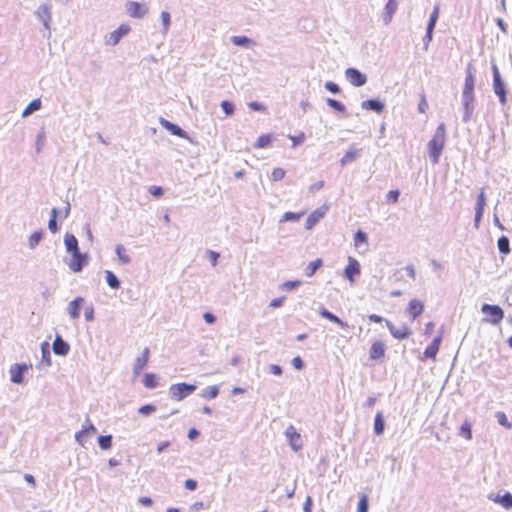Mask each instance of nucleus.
I'll use <instances>...</instances> for the list:
<instances>
[{
	"instance_id": "1",
	"label": "nucleus",
	"mask_w": 512,
	"mask_h": 512,
	"mask_svg": "<svg viewBox=\"0 0 512 512\" xmlns=\"http://www.w3.org/2000/svg\"><path fill=\"white\" fill-rule=\"evenodd\" d=\"M446 142V126L444 123H440L435 130L434 135L428 142V154L432 164H438L442 151L445 147Z\"/></svg>"
},
{
	"instance_id": "2",
	"label": "nucleus",
	"mask_w": 512,
	"mask_h": 512,
	"mask_svg": "<svg viewBox=\"0 0 512 512\" xmlns=\"http://www.w3.org/2000/svg\"><path fill=\"white\" fill-rule=\"evenodd\" d=\"M491 69L493 75V91L498 97L500 104L504 106L507 103V85L502 79L498 66L495 63H492Z\"/></svg>"
},
{
	"instance_id": "3",
	"label": "nucleus",
	"mask_w": 512,
	"mask_h": 512,
	"mask_svg": "<svg viewBox=\"0 0 512 512\" xmlns=\"http://www.w3.org/2000/svg\"><path fill=\"white\" fill-rule=\"evenodd\" d=\"M196 389L197 386L195 384H189L186 382L173 384L169 388V396L173 400L182 401L186 397L193 394Z\"/></svg>"
},
{
	"instance_id": "4",
	"label": "nucleus",
	"mask_w": 512,
	"mask_h": 512,
	"mask_svg": "<svg viewBox=\"0 0 512 512\" xmlns=\"http://www.w3.org/2000/svg\"><path fill=\"white\" fill-rule=\"evenodd\" d=\"M481 312L487 316L483 321L492 325H498L504 318V311L498 305L485 303L481 307Z\"/></svg>"
},
{
	"instance_id": "5",
	"label": "nucleus",
	"mask_w": 512,
	"mask_h": 512,
	"mask_svg": "<svg viewBox=\"0 0 512 512\" xmlns=\"http://www.w3.org/2000/svg\"><path fill=\"white\" fill-rule=\"evenodd\" d=\"M344 74L347 81L355 87H361L367 83V76L357 68L349 67Z\"/></svg>"
},
{
	"instance_id": "6",
	"label": "nucleus",
	"mask_w": 512,
	"mask_h": 512,
	"mask_svg": "<svg viewBox=\"0 0 512 512\" xmlns=\"http://www.w3.org/2000/svg\"><path fill=\"white\" fill-rule=\"evenodd\" d=\"M31 364L26 363H15L10 367V380L14 384H23L24 383V373L27 372L29 368H31Z\"/></svg>"
},
{
	"instance_id": "7",
	"label": "nucleus",
	"mask_w": 512,
	"mask_h": 512,
	"mask_svg": "<svg viewBox=\"0 0 512 512\" xmlns=\"http://www.w3.org/2000/svg\"><path fill=\"white\" fill-rule=\"evenodd\" d=\"M35 14H36V17L39 19V21L42 22L45 30H47V32H48L47 35L44 34V37L50 38V36H51L50 21L52 18L51 6L49 4H42L38 7Z\"/></svg>"
},
{
	"instance_id": "8",
	"label": "nucleus",
	"mask_w": 512,
	"mask_h": 512,
	"mask_svg": "<svg viewBox=\"0 0 512 512\" xmlns=\"http://www.w3.org/2000/svg\"><path fill=\"white\" fill-rule=\"evenodd\" d=\"M461 102H462V107H463V111H464L462 121L464 123H468L472 118L474 108H475L474 94L462 93Z\"/></svg>"
},
{
	"instance_id": "9",
	"label": "nucleus",
	"mask_w": 512,
	"mask_h": 512,
	"mask_svg": "<svg viewBox=\"0 0 512 512\" xmlns=\"http://www.w3.org/2000/svg\"><path fill=\"white\" fill-rule=\"evenodd\" d=\"M159 123L164 129L169 131L172 135L190 141V137H189L188 133L185 130H183L179 125H177L163 117L159 118Z\"/></svg>"
},
{
	"instance_id": "10",
	"label": "nucleus",
	"mask_w": 512,
	"mask_h": 512,
	"mask_svg": "<svg viewBox=\"0 0 512 512\" xmlns=\"http://www.w3.org/2000/svg\"><path fill=\"white\" fill-rule=\"evenodd\" d=\"M444 328L443 326L440 328L438 335L432 340V342L425 348L423 355L426 359H435L436 355L439 351L442 338H443Z\"/></svg>"
},
{
	"instance_id": "11",
	"label": "nucleus",
	"mask_w": 512,
	"mask_h": 512,
	"mask_svg": "<svg viewBox=\"0 0 512 512\" xmlns=\"http://www.w3.org/2000/svg\"><path fill=\"white\" fill-rule=\"evenodd\" d=\"M285 436L293 451L297 452L302 448L303 443L301 435L297 432L294 426L290 425L286 428Z\"/></svg>"
},
{
	"instance_id": "12",
	"label": "nucleus",
	"mask_w": 512,
	"mask_h": 512,
	"mask_svg": "<svg viewBox=\"0 0 512 512\" xmlns=\"http://www.w3.org/2000/svg\"><path fill=\"white\" fill-rule=\"evenodd\" d=\"M126 11L130 17L135 19H142L148 13V8L142 3L136 1H128L126 3Z\"/></svg>"
},
{
	"instance_id": "13",
	"label": "nucleus",
	"mask_w": 512,
	"mask_h": 512,
	"mask_svg": "<svg viewBox=\"0 0 512 512\" xmlns=\"http://www.w3.org/2000/svg\"><path fill=\"white\" fill-rule=\"evenodd\" d=\"M70 255L72 256V260L69 263V268L75 273L81 272L84 266L88 264V255L86 253H81V251Z\"/></svg>"
},
{
	"instance_id": "14",
	"label": "nucleus",
	"mask_w": 512,
	"mask_h": 512,
	"mask_svg": "<svg viewBox=\"0 0 512 512\" xmlns=\"http://www.w3.org/2000/svg\"><path fill=\"white\" fill-rule=\"evenodd\" d=\"M361 268L359 262L353 258L348 257V264L344 269V277L348 279L350 282H354L355 277L360 275Z\"/></svg>"
},
{
	"instance_id": "15",
	"label": "nucleus",
	"mask_w": 512,
	"mask_h": 512,
	"mask_svg": "<svg viewBox=\"0 0 512 512\" xmlns=\"http://www.w3.org/2000/svg\"><path fill=\"white\" fill-rule=\"evenodd\" d=\"M386 326L389 329L391 335L398 340L407 339L411 335V330L408 326L402 325V327L397 328L392 322L386 320Z\"/></svg>"
},
{
	"instance_id": "16",
	"label": "nucleus",
	"mask_w": 512,
	"mask_h": 512,
	"mask_svg": "<svg viewBox=\"0 0 512 512\" xmlns=\"http://www.w3.org/2000/svg\"><path fill=\"white\" fill-rule=\"evenodd\" d=\"M131 28L129 25L122 24L113 32L110 33V36L107 40V44L115 46L120 40L130 32Z\"/></svg>"
},
{
	"instance_id": "17",
	"label": "nucleus",
	"mask_w": 512,
	"mask_h": 512,
	"mask_svg": "<svg viewBox=\"0 0 512 512\" xmlns=\"http://www.w3.org/2000/svg\"><path fill=\"white\" fill-rule=\"evenodd\" d=\"M53 352L58 356H66L70 351V345L65 341L62 336L56 334L52 344Z\"/></svg>"
},
{
	"instance_id": "18",
	"label": "nucleus",
	"mask_w": 512,
	"mask_h": 512,
	"mask_svg": "<svg viewBox=\"0 0 512 512\" xmlns=\"http://www.w3.org/2000/svg\"><path fill=\"white\" fill-rule=\"evenodd\" d=\"M361 108L364 110H369L376 112L378 114L382 113L385 109V103L379 98H371L361 102Z\"/></svg>"
},
{
	"instance_id": "19",
	"label": "nucleus",
	"mask_w": 512,
	"mask_h": 512,
	"mask_svg": "<svg viewBox=\"0 0 512 512\" xmlns=\"http://www.w3.org/2000/svg\"><path fill=\"white\" fill-rule=\"evenodd\" d=\"M85 299L81 296L74 298L67 306V312L72 319H78Z\"/></svg>"
},
{
	"instance_id": "20",
	"label": "nucleus",
	"mask_w": 512,
	"mask_h": 512,
	"mask_svg": "<svg viewBox=\"0 0 512 512\" xmlns=\"http://www.w3.org/2000/svg\"><path fill=\"white\" fill-rule=\"evenodd\" d=\"M475 70L471 64L466 68V77L462 93L474 94Z\"/></svg>"
},
{
	"instance_id": "21",
	"label": "nucleus",
	"mask_w": 512,
	"mask_h": 512,
	"mask_svg": "<svg viewBox=\"0 0 512 512\" xmlns=\"http://www.w3.org/2000/svg\"><path fill=\"white\" fill-rule=\"evenodd\" d=\"M326 211H327V207H320V208L314 210L307 217L306 222H305V228L307 230L312 229L320 221V219L324 217Z\"/></svg>"
},
{
	"instance_id": "22",
	"label": "nucleus",
	"mask_w": 512,
	"mask_h": 512,
	"mask_svg": "<svg viewBox=\"0 0 512 512\" xmlns=\"http://www.w3.org/2000/svg\"><path fill=\"white\" fill-rule=\"evenodd\" d=\"M150 350L148 347L144 348L142 355L138 356L133 365V373L138 375L147 366L149 361Z\"/></svg>"
},
{
	"instance_id": "23",
	"label": "nucleus",
	"mask_w": 512,
	"mask_h": 512,
	"mask_svg": "<svg viewBox=\"0 0 512 512\" xmlns=\"http://www.w3.org/2000/svg\"><path fill=\"white\" fill-rule=\"evenodd\" d=\"M488 498L493 502L500 504L505 509H512V494L508 491H506L503 495L490 494Z\"/></svg>"
},
{
	"instance_id": "24",
	"label": "nucleus",
	"mask_w": 512,
	"mask_h": 512,
	"mask_svg": "<svg viewBox=\"0 0 512 512\" xmlns=\"http://www.w3.org/2000/svg\"><path fill=\"white\" fill-rule=\"evenodd\" d=\"M424 310V304L420 300L413 299L409 302L407 307V313L415 320L419 317Z\"/></svg>"
},
{
	"instance_id": "25",
	"label": "nucleus",
	"mask_w": 512,
	"mask_h": 512,
	"mask_svg": "<svg viewBox=\"0 0 512 512\" xmlns=\"http://www.w3.org/2000/svg\"><path fill=\"white\" fill-rule=\"evenodd\" d=\"M386 346L382 341H375L369 351V357L371 360H378L385 355Z\"/></svg>"
},
{
	"instance_id": "26",
	"label": "nucleus",
	"mask_w": 512,
	"mask_h": 512,
	"mask_svg": "<svg viewBox=\"0 0 512 512\" xmlns=\"http://www.w3.org/2000/svg\"><path fill=\"white\" fill-rule=\"evenodd\" d=\"M64 245L67 253H78L80 251L78 239L71 233H66L64 236Z\"/></svg>"
},
{
	"instance_id": "27",
	"label": "nucleus",
	"mask_w": 512,
	"mask_h": 512,
	"mask_svg": "<svg viewBox=\"0 0 512 512\" xmlns=\"http://www.w3.org/2000/svg\"><path fill=\"white\" fill-rule=\"evenodd\" d=\"M319 315L322 318H325V319H327V320H329V321L339 325L342 328H346L347 327V323L346 322L341 320L337 315H335L334 313H332L331 311H329L325 307H321L320 308Z\"/></svg>"
},
{
	"instance_id": "28",
	"label": "nucleus",
	"mask_w": 512,
	"mask_h": 512,
	"mask_svg": "<svg viewBox=\"0 0 512 512\" xmlns=\"http://www.w3.org/2000/svg\"><path fill=\"white\" fill-rule=\"evenodd\" d=\"M230 41L233 45L246 49L255 45V41L247 36H232Z\"/></svg>"
},
{
	"instance_id": "29",
	"label": "nucleus",
	"mask_w": 512,
	"mask_h": 512,
	"mask_svg": "<svg viewBox=\"0 0 512 512\" xmlns=\"http://www.w3.org/2000/svg\"><path fill=\"white\" fill-rule=\"evenodd\" d=\"M41 348V364L49 367L51 366V352L50 345L47 341H44L40 345Z\"/></svg>"
},
{
	"instance_id": "30",
	"label": "nucleus",
	"mask_w": 512,
	"mask_h": 512,
	"mask_svg": "<svg viewBox=\"0 0 512 512\" xmlns=\"http://www.w3.org/2000/svg\"><path fill=\"white\" fill-rule=\"evenodd\" d=\"M497 248L501 255L507 256L511 252L509 238L505 235L499 237L497 240Z\"/></svg>"
},
{
	"instance_id": "31",
	"label": "nucleus",
	"mask_w": 512,
	"mask_h": 512,
	"mask_svg": "<svg viewBox=\"0 0 512 512\" xmlns=\"http://www.w3.org/2000/svg\"><path fill=\"white\" fill-rule=\"evenodd\" d=\"M374 433L382 435L385 430V420L382 411H379L374 418Z\"/></svg>"
},
{
	"instance_id": "32",
	"label": "nucleus",
	"mask_w": 512,
	"mask_h": 512,
	"mask_svg": "<svg viewBox=\"0 0 512 512\" xmlns=\"http://www.w3.org/2000/svg\"><path fill=\"white\" fill-rule=\"evenodd\" d=\"M105 280H106V283L107 285L111 288V289H119L120 288V285H121V281L119 280V278L117 277V275L110 271V270H106L105 271Z\"/></svg>"
},
{
	"instance_id": "33",
	"label": "nucleus",
	"mask_w": 512,
	"mask_h": 512,
	"mask_svg": "<svg viewBox=\"0 0 512 512\" xmlns=\"http://www.w3.org/2000/svg\"><path fill=\"white\" fill-rule=\"evenodd\" d=\"M42 103L40 99H34L32 100L23 110L22 117H28L32 113L38 111L41 109Z\"/></svg>"
},
{
	"instance_id": "34",
	"label": "nucleus",
	"mask_w": 512,
	"mask_h": 512,
	"mask_svg": "<svg viewBox=\"0 0 512 512\" xmlns=\"http://www.w3.org/2000/svg\"><path fill=\"white\" fill-rule=\"evenodd\" d=\"M358 155H359L358 149H356L354 147L349 148L340 160L341 165L345 166L346 164L353 162L354 160H356Z\"/></svg>"
},
{
	"instance_id": "35",
	"label": "nucleus",
	"mask_w": 512,
	"mask_h": 512,
	"mask_svg": "<svg viewBox=\"0 0 512 512\" xmlns=\"http://www.w3.org/2000/svg\"><path fill=\"white\" fill-rule=\"evenodd\" d=\"M323 266V260L321 258H317L314 261H311L308 266L305 268V275L307 277H312L316 271Z\"/></svg>"
},
{
	"instance_id": "36",
	"label": "nucleus",
	"mask_w": 512,
	"mask_h": 512,
	"mask_svg": "<svg viewBox=\"0 0 512 512\" xmlns=\"http://www.w3.org/2000/svg\"><path fill=\"white\" fill-rule=\"evenodd\" d=\"M219 387L217 385L208 386L202 390L200 397L205 399H215L219 395Z\"/></svg>"
},
{
	"instance_id": "37",
	"label": "nucleus",
	"mask_w": 512,
	"mask_h": 512,
	"mask_svg": "<svg viewBox=\"0 0 512 512\" xmlns=\"http://www.w3.org/2000/svg\"><path fill=\"white\" fill-rule=\"evenodd\" d=\"M142 382L146 388L153 389L158 384V377L154 373H146L144 374Z\"/></svg>"
},
{
	"instance_id": "38",
	"label": "nucleus",
	"mask_w": 512,
	"mask_h": 512,
	"mask_svg": "<svg viewBox=\"0 0 512 512\" xmlns=\"http://www.w3.org/2000/svg\"><path fill=\"white\" fill-rule=\"evenodd\" d=\"M396 10H397L396 0H388V2L385 5L386 16H385L384 20L386 23H388L391 20L393 14L396 12Z\"/></svg>"
},
{
	"instance_id": "39",
	"label": "nucleus",
	"mask_w": 512,
	"mask_h": 512,
	"mask_svg": "<svg viewBox=\"0 0 512 512\" xmlns=\"http://www.w3.org/2000/svg\"><path fill=\"white\" fill-rule=\"evenodd\" d=\"M115 253L122 264H129L131 262V257L126 254V250L123 245H117Z\"/></svg>"
},
{
	"instance_id": "40",
	"label": "nucleus",
	"mask_w": 512,
	"mask_h": 512,
	"mask_svg": "<svg viewBox=\"0 0 512 512\" xmlns=\"http://www.w3.org/2000/svg\"><path fill=\"white\" fill-rule=\"evenodd\" d=\"M439 12H440L439 5L434 6V8L430 14L426 29H430V30L435 29L436 23L439 18Z\"/></svg>"
},
{
	"instance_id": "41",
	"label": "nucleus",
	"mask_w": 512,
	"mask_h": 512,
	"mask_svg": "<svg viewBox=\"0 0 512 512\" xmlns=\"http://www.w3.org/2000/svg\"><path fill=\"white\" fill-rule=\"evenodd\" d=\"M98 445L102 450H109L112 447L113 437L112 435H101L98 437Z\"/></svg>"
},
{
	"instance_id": "42",
	"label": "nucleus",
	"mask_w": 512,
	"mask_h": 512,
	"mask_svg": "<svg viewBox=\"0 0 512 512\" xmlns=\"http://www.w3.org/2000/svg\"><path fill=\"white\" fill-rule=\"evenodd\" d=\"M326 104L332 108L333 110H335L336 112L338 113H345L346 112V107L345 105L340 102L339 100H336V99H333V98H327L326 99Z\"/></svg>"
},
{
	"instance_id": "43",
	"label": "nucleus",
	"mask_w": 512,
	"mask_h": 512,
	"mask_svg": "<svg viewBox=\"0 0 512 512\" xmlns=\"http://www.w3.org/2000/svg\"><path fill=\"white\" fill-rule=\"evenodd\" d=\"M42 238H43V231L42 230H37V231L33 232L30 235L29 240H28L29 248L30 249H34L40 243Z\"/></svg>"
},
{
	"instance_id": "44",
	"label": "nucleus",
	"mask_w": 512,
	"mask_h": 512,
	"mask_svg": "<svg viewBox=\"0 0 512 512\" xmlns=\"http://www.w3.org/2000/svg\"><path fill=\"white\" fill-rule=\"evenodd\" d=\"M495 417L499 425L505 427L506 429H512V423L508 420L504 412L498 411Z\"/></svg>"
},
{
	"instance_id": "45",
	"label": "nucleus",
	"mask_w": 512,
	"mask_h": 512,
	"mask_svg": "<svg viewBox=\"0 0 512 512\" xmlns=\"http://www.w3.org/2000/svg\"><path fill=\"white\" fill-rule=\"evenodd\" d=\"M354 244L355 246H359L361 244H368V235L366 232L362 231V230H358L355 234H354Z\"/></svg>"
},
{
	"instance_id": "46",
	"label": "nucleus",
	"mask_w": 512,
	"mask_h": 512,
	"mask_svg": "<svg viewBox=\"0 0 512 512\" xmlns=\"http://www.w3.org/2000/svg\"><path fill=\"white\" fill-rule=\"evenodd\" d=\"M45 141H46V134H45V131L42 129L41 131H39V133L36 136L35 148H36L37 153L41 152V150L43 149V147L45 145Z\"/></svg>"
},
{
	"instance_id": "47",
	"label": "nucleus",
	"mask_w": 512,
	"mask_h": 512,
	"mask_svg": "<svg viewBox=\"0 0 512 512\" xmlns=\"http://www.w3.org/2000/svg\"><path fill=\"white\" fill-rule=\"evenodd\" d=\"M272 141V137L268 134H263L258 137L257 141L255 142L254 147L255 148H265L267 147Z\"/></svg>"
},
{
	"instance_id": "48",
	"label": "nucleus",
	"mask_w": 512,
	"mask_h": 512,
	"mask_svg": "<svg viewBox=\"0 0 512 512\" xmlns=\"http://www.w3.org/2000/svg\"><path fill=\"white\" fill-rule=\"evenodd\" d=\"M89 438L90 435L84 430L83 427L80 431L75 433V440L81 446H85Z\"/></svg>"
},
{
	"instance_id": "49",
	"label": "nucleus",
	"mask_w": 512,
	"mask_h": 512,
	"mask_svg": "<svg viewBox=\"0 0 512 512\" xmlns=\"http://www.w3.org/2000/svg\"><path fill=\"white\" fill-rule=\"evenodd\" d=\"M302 282L300 280H288L281 284L280 289L284 291H293L298 288Z\"/></svg>"
},
{
	"instance_id": "50",
	"label": "nucleus",
	"mask_w": 512,
	"mask_h": 512,
	"mask_svg": "<svg viewBox=\"0 0 512 512\" xmlns=\"http://www.w3.org/2000/svg\"><path fill=\"white\" fill-rule=\"evenodd\" d=\"M223 112L226 116H231L234 114L235 106L234 103L229 100H223L220 104Z\"/></svg>"
},
{
	"instance_id": "51",
	"label": "nucleus",
	"mask_w": 512,
	"mask_h": 512,
	"mask_svg": "<svg viewBox=\"0 0 512 512\" xmlns=\"http://www.w3.org/2000/svg\"><path fill=\"white\" fill-rule=\"evenodd\" d=\"M369 509V499L368 496L363 494L358 501L357 512H368Z\"/></svg>"
},
{
	"instance_id": "52",
	"label": "nucleus",
	"mask_w": 512,
	"mask_h": 512,
	"mask_svg": "<svg viewBox=\"0 0 512 512\" xmlns=\"http://www.w3.org/2000/svg\"><path fill=\"white\" fill-rule=\"evenodd\" d=\"M303 213L285 212L281 218V222H297Z\"/></svg>"
},
{
	"instance_id": "53",
	"label": "nucleus",
	"mask_w": 512,
	"mask_h": 512,
	"mask_svg": "<svg viewBox=\"0 0 512 512\" xmlns=\"http://www.w3.org/2000/svg\"><path fill=\"white\" fill-rule=\"evenodd\" d=\"M459 434L463 437H465L466 439H471L472 438V429H471V424L468 422V421H465L461 426H460V432Z\"/></svg>"
},
{
	"instance_id": "54",
	"label": "nucleus",
	"mask_w": 512,
	"mask_h": 512,
	"mask_svg": "<svg viewBox=\"0 0 512 512\" xmlns=\"http://www.w3.org/2000/svg\"><path fill=\"white\" fill-rule=\"evenodd\" d=\"M484 210H485L484 208L475 207V215H474L473 224L476 229H479V227H480V222L483 218Z\"/></svg>"
},
{
	"instance_id": "55",
	"label": "nucleus",
	"mask_w": 512,
	"mask_h": 512,
	"mask_svg": "<svg viewBox=\"0 0 512 512\" xmlns=\"http://www.w3.org/2000/svg\"><path fill=\"white\" fill-rule=\"evenodd\" d=\"M161 21L163 25L164 32H167L171 23V16L170 13L167 11L161 12Z\"/></svg>"
},
{
	"instance_id": "56",
	"label": "nucleus",
	"mask_w": 512,
	"mask_h": 512,
	"mask_svg": "<svg viewBox=\"0 0 512 512\" xmlns=\"http://www.w3.org/2000/svg\"><path fill=\"white\" fill-rule=\"evenodd\" d=\"M155 411H156V406L153 404H145L138 409V412L145 416H148Z\"/></svg>"
},
{
	"instance_id": "57",
	"label": "nucleus",
	"mask_w": 512,
	"mask_h": 512,
	"mask_svg": "<svg viewBox=\"0 0 512 512\" xmlns=\"http://www.w3.org/2000/svg\"><path fill=\"white\" fill-rule=\"evenodd\" d=\"M325 88L332 94H339L341 92L340 86L333 81H327L325 83Z\"/></svg>"
},
{
	"instance_id": "58",
	"label": "nucleus",
	"mask_w": 512,
	"mask_h": 512,
	"mask_svg": "<svg viewBox=\"0 0 512 512\" xmlns=\"http://www.w3.org/2000/svg\"><path fill=\"white\" fill-rule=\"evenodd\" d=\"M285 176V170L282 168H274L271 173V180L272 181H279L282 180Z\"/></svg>"
},
{
	"instance_id": "59",
	"label": "nucleus",
	"mask_w": 512,
	"mask_h": 512,
	"mask_svg": "<svg viewBox=\"0 0 512 512\" xmlns=\"http://www.w3.org/2000/svg\"><path fill=\"white\" fill-rule=\"evenodd\" d=\"M82 427L90 435V437L97 434L98 432L97 428L90 422L88 418L86 419Z\"/></svg>"
},
{
	"instance_id": "60",
	"label": "nucleus",
	"mask_w": 512,
	"mask_h": 512,
	"mask_svg": "<svg viewBox=\"0 0 512 512\" xmlns=\"http://www.w3.org/2000/svg\"><path fill=\"white\" fill-rule=\"evenodd\" d=\"M400 191L398 189L390 190L386 196L387 202L396 203L398 202Z\"/></svg>"
},
{
	"instance_id": "61",
	"label": "nucleus",
	"mask_w": 512,
	"mask_h": 512,
	"mask_svg": "<svg viewBox=\"0 0 512 512\" xmlns=\"http://www.w3.org/2000/svg\"><path fill=\"white\" fill-rule=\"evenodd\" d=\"M485 206H486V196H485L484 189H481V191L477 195V200H476L475 207H480V208H484L485 209Z\"/></svg>"
},
{
	"instance_id": "62",
	"label": "nucleus",
	"mask_w": 512,
	"mask_h": 512,
	"mask_svg": "<svg viewBox=\"0 0 512 512\" xmlns=\"http://www.w3.org/2000/svg\"><path fill=\"white\" fill-rule=\"evenodd\" d=\"M289 139L292 141L293 147H296L298 145H301L305 140V134L301 132L300 134L296 136H289Z\"/></svg>"
},
{
	"instance_id": "63",
	"label": "nucleus",
	"mask_w": 512,
	"mask_h": 512,
	"mask_svg": "<svg viewBox=\"0 0 512 512\" xmlns=\"http://www.w3.org/2000/svg\"><path fill=\"white\" fill-rule=\"evenodd\" d=\"M433 32L434 30L426 29V33L423 37V45L425 50L428 49V46L433 39Z\"/></svg>"
},
{
	"instance_id": "64",
	"label": "nucleus",
	"mask_w": 512,
	"mask_h": 512,
	"mask_svg": "<svg viewBox=\"0 0 512 512\" xmlns=\"http://www.w3.org/2000/svg\"><path fill=\"white\" fill-rule=\"evenodd\" d=\"M296 370H302L305 367L304 360L300 356H295L291 361Z\"/></svg>"
}]
</instances>
